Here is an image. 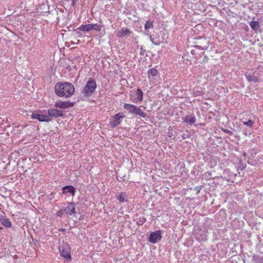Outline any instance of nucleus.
Masks as SVG:
<instances>
[{"mask_svg":"<svg viewBox=\"0 0 263 263\" xmlns=\"http://www.w3.org/2000/svg\"><path fill=\"white\" fill-rule=\"evenodd\" d=\"M247 80L249 82L257 83L260 81V74L257 73L256 71L249 70L245 73Z\"/></svg>","mask_w":263,"mask_h":263,"instance_id":"obj_4","label":"nucleus"},{"mask_svg":"<svg viewBox=\"0 0 263 263\" xmlns=\"http://www.w3.org/2000/svg\"><path fill=\"white\" fill-rule=\"evenodd\" d=\"M47 111L50 117H61L64 115V112L63 110L57 108H50Z\"/></svg>","mask_w":263,"mask_h":263,"instance_id":"obj_9","label":"nucleus"},{"mask_svg":"<svg viewBox=\"0 0 263 263\" xmlns=\"http://www.w3.org/2000/svg\"><path fill=\"white\" fill-rule=\"evenodd\" d=\"M209 42L205 38L201 37L199 41L197 42L196 45L194 46L195 48L201 50H203L208 47Z\"/></svg>","mask_w":263,"mask_h":263,"instance_id":"obj_7","label":"nucleus"},{"mask_svg":"<svg viewBox=\"0 0 263 263\" xmlns=\"http://www.w3.org/2000/svg\"><path fill=\"white\" fill-rule=\"evenodd\" d=\"M91 27L92 28V29L98 31H100L101 29V26L97 24H91Z\"/></svg>","mask_w":263,"mask_h":263,"instance_id":"obj_24","label":"nucleus"},{"mask_svg":"<svg viewBox=\"0 0 263 263\" xmlns=\"http://www.w3.org/2000/svg\"><path fill=\"white\" fill-rule=\"evenodd\" d=\"M251 28L254 31H257L259 28V24L257 21H252L250 22Z\"/></svg>","mask_w":263,"mask_h":263,"instance_id":"obj_21","label":"nucleus"},{"mask_svg":"<svg viewBox=\"0 0 263 263\" xmlns=\"http://www.w3.org/2000/svg\"><path fill=\"white\" fill-rule=\"evenodd\" d=\"M243 124L249 127H252L254 124L253 121L251 120H249L247 122H243Z\"/></svg>","mask_w":263,"mask_h":263,"instance_id":"obj_25","label":"nucleus"},{"mask_svg":"<svg viewBox=\"0 0 263 263\" xmlns=\"http://www.w3.org/2000/svg\"><path fill=\"white\" fill-rule=\"evenodd\" d=\"M136 109L135 115L139 116L140 117L145 118L146 117V114L145 112L143 111L139 107H137L135 108Z\"/></svg>","mask_w":263,"mask_h":263,"instance_id":"obj_20","label":"nucleus"},{"mask_svg":"<svg viewBox=\"0 0 263 263\" xmlns=\"http://www.w3.org/2000/svg\"><path fill=\"white\" fill-rule=\"evenodd\" d=\"M2 229V228H0V230Z\"/></svg>","mask_w":263,"mask_h":263,"instance_id":"obj_31","label":"nucleus"},{"mask_svg":"<svg viewBox=\"0 0 263 263\" xmlns=\"http://www.w3.org/2000/svg\"><path fill=\"white\" fill-rule=\"evenodd\" d=\"M75 205L76 204L73 202L69 203L64 209L65 213L70 216H74L76 213Z\"/></svg>","mask_w":263,"mask_h":263,"instance_id":"obj_10","label":"nucleus"},{"mask_svg":"<svg viewBox=\"0 0 263 263\" xmlns=\"http://www.w3.org/2000/svg\"><path fill=\"white\" fill-rule=\"evenodd\" d=\"M30 116H31V118H33V114L32 115H31Z\"/></svg>","mask_w":263,"mask_h":263,"instance_id":"obj_28","label":"nucleus"},{"mask_svg":"<svg viewBox=\"0 0 263 263\" xmlns=\"http://www.w3.org/2000/svg\"><path fill=\"white\" fill-rule=\"evenodd\" d=\"M34 119L39 120L41 122H49L51 120V118L47 115L34 114Z\"/></svg>","mask_w":263,"mask_h":263,"instance_id":"obj_12","label":"nucleus"},{"mask_svg":"<svg viewBox=\"0 0 263 263\" xmlns=\"http://www.w3.org/2000/svg\"><path fill=\"white\" fill-rule=\"evenodd\" d=\"M183 121L184 122L192 125L196 122V118L194 115H186L183 119Z\"/></svg>","mask_w":263,"mask_h":263,"instance_id":"obj_15","label":"nucleus"},{"mask_svg":"<svg viewBox=\"0 0 263 263\" xmlns=\"http://www.w3.org/2000/svg\"><path fill=\"white\" fill-rule=\"evenodd\" d=\"M97 88V83L93 78H90L84 87L82 93L85 97L91 96Z\"/></svg>","mask_w":263,"mask_h":263,"instance_id":"obj_2","label":"nucleus"},{"mask_svg":"<svg viewBox=\"0 0 263 263\" xmlns=\"http://www.w3.org/2000/svg\"><path fill=\"white\" fill-rule=\"evenodd\" d=\"M78 29L83 32H89L92 30V28L91 27V24L82 25Z\"/></svg>","mask_w":263,"mask_h":263,"instance_id":"obj_18","label":"nucleus"},{"mask_svg":"<svg viewBox=\"0 0 263 263\" xmlns=\"http://www.w3.org/2000/svg\"><path fill=\"white\" fill-rule=\"evenodd\" d=\"M73 106V103L69 101H57L54 104V107L61 109H66Z\"/></svg>","mask_w":263,"mask_h":263,"instance_id":"obj_8","label":"nucleus"},{"mask_svg":"<svg viewBox=\"0 0 263 263\" xmlns=\"http://www.w3.org/2000/svg\"><path fill=\"white\" fill-rule=\"evenodd\" d=\"M59 251L62 256L66 259H71L70 248L67 245H64L59 247Z\"/></svg>","mask_w":263,"mask_h":263,"instance_id":"obj_5","label":"nucleus"},{"mask_svg":"<svg viewBox=\"0 0 263 263\" xmlns=\"http://www.w3.org/2000/svg\"><path fill=\"white\" fill-rule=\"evenodd\" d=\"M143 99V92L140 88H138L136 90V98L133 101L135 103H140Z\"/></svg>","mask_w":263,"mask_h":263,"instance_id":"obj_16","label":"nucleus"},{"mask_svg":"<svg viewBox=\"0 0 263 263\" xmlns=\"http://www.w3.org/2000/svg\"><path fill=\"white\" fill-rule=\"evenodd\" d=\"M123 107L128 110V113L135 115L136 111L135 108H137V106L131 104L125 103Z\"/></svg>","mask_w":263,"mask_h":263,"instance_id":"obj_13","label":"nucleus"},{"mask_svg":"<svg viewBox=\"0 0 263 263\" xmlns=\"http://www.w3.org/2000/svg\"><path fill=\"white\" fill-rule=\"evenodd\" d=\"M158 73V70L155 68H150L147 71L148 78L149 79L151 76L154 77Z\"/></svg>","mask_w":263,"mask_h":263,"instance_id":"obj_22","label":"nucleus"},{"mask_svg":"<svg viewBox=\"0 0 263 263\" xmlns=\"http://www.w3.org/2000/svg\"><path fill=\"white\" fill-rule=\"evenodd\" d=\"M123 113H118L110 118L109 125L112 127H116L121 124V119L125 118Z\"/></svg>","mask_w":263,"mask_h":263,"instance_id":"obj_3","label":"nucleus"},{"mask_svg":"<svg viewBox=\"0 0 263 263\" xmlns=\"http://www.w3.org/2000/svg\"><path fill=\"white\" fill-rule=\"evenodd\" d=\"M63 191L64 194L69 193L71 194L72 196H73L76 192V189L72 186L67 185L63 187Z\"/></svg>","mask_w":263,"mask_h":263,"instance_id":"obj_14","label":"nucleus"},{"mask_svg":"<svg viewBox=\"0 0 263 263\" xmlns=\"http://www.w3.org/2000/svg\"><path fill=\"white\" fill-rule=\"evenodd\" d=\"M132 33L131 30L126 27L122 28L117 34L118 37H122L125 36H129Z\"/></svg>","mask_w":263,"mask_h":263,"instance_id":"obj_11","label":"nucleus"},{"mask_svg":"<svg viewBox=\"0 0 263 263\" xmlns=\"http://www.w3.org/2000/svg\"><path fill=\"white\" fill-rule=\"evenodd\" d=\"M262 209V206H259V207L258 208L257 212L258 213H259V211H261Z\"/></svg>","mask_w":263,"mask_h":263,"instance_id":"obj_27","label":"nucleus"},{"mask_svg":"<svg viewBox=\"0 0 263 263\" xmlns=\"http://www.w3.org/2000/svg\"><path fill=\"white\" fill-rule=\"evenodd\" d=\"M74 90L73 85L68 82H59L54 87L55 93L60 97L68 98L73 95Z\"/></svg>","mask_w":263,"mask_h":263,"instance_id":"obj_1","label":"nucleus"},{"mask_svg":"<svg viewBox=\"0 0 263 263\" xmlns=\"http://www.w3.org/2000/svg\"><path fill=\"white\" fill-rule=\"evenodd\" d=\"M162 238L160 231H156L150 233L148 238V241L152 243H156L158 241L160 240Z\"/></svg>","mask_w":263,"mask_h":263,"instance_id":"obj_6","label":"nucleus"},{"mask_svg":"<svg viewBox=\"0 0 263 263\" xmlns=\"http://www.w3.org/2000/svg\"><path fill=\"white\" fill-rule=\"evenodd\" d=\"M0 221L2 222V223L5 227L7 228L11 227V223L8 219L3 217L0 218Z\"/></svg>","mask_w":263,"mask_h":263,"instance_id":"obj_19","label":"nucleus"},{"mask_svg":"<svg viewBox=\"0 0 263 263\" xmlns=\"http://www.w3.org/2000/svg\"><path fill=\"white\" fill-rule=\"evenodd\" d=\"M154 27L153 22L151 21H146L144 25V28L147 30L149 29H153Z\"/></svg>","mask_w":263,"mask_h":263,"instance_id":"obj_23","label":"nucleus"},{"mask_svg":"<svg viewBox=\"0 0 263 263\" xmlns=\"http://www.w3.org/2000/svg\"><path fill=\"white\" fill-rule=\"evenodd\" d=\"M259 216L261 217H263V215H259Z\"/></svg>","mask_w":263,"mask_h":263,"instance_id":"obj_29","label":"nucleus"},{"mask_svg":"<svg viewBox=\"0 0 263 263\" xmlns=\"http://www.w3.org/2000/svg\"><path fill=\"white\" fill-rule=\"evenodd\" d=\"M226 132H227V133H230V131H229V130H227V131H226Z\"/></svg>","mask_w":263,"mask_h":263,"instance_id":"obj_30","label":"nucleus"},{"mask_svg":"<svg viewBox=\"0 0 263 263\" xmlns=\"http://www.w3.org/2000/svg\"><path fill=\"white\" fill-rule=\"evenodd\" d=\"M203 94V92L202 91L198 90L196 91L193 93L194 97L202 96Z\"/></svg>","mask_w":263,"mask_h":263,"instance_id":"obj_26","label":"nucleus"},{"mask_svg":"<svg viewBox=\"0 0 263 263\" xmlns=\"http://www.w3.org/2000/svg\"><path fill=\"white\" fill-rule=\"evenodd\" d=\"M117 199L120 202H126L128 200L127 196L125 193L123 192H121L118 195H117Z\"/></svg>","mask_w":263,"mask_h":263,"instance_id":"obj_17","label":"nucleus"}]
</instances>
